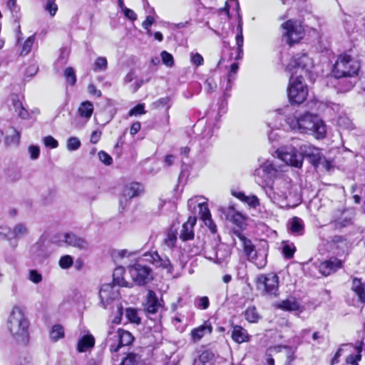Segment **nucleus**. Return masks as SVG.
Listing matches in <instances>:
<instances>
[{
  "mask_svg": "<svg viewBox=\"0 0 365 365\" xmlns=\"http://www.w3.org/2000/svg\"><path fill=\"white\" fill-rule=\"evenodd\" d=\"M7 329L13 339L18 343L26 345L29 341L30 322L25 308L14 305L6 322Z\"/></svg>",
  "mask_w": 365,
  "mask_h": 365,
  "instance_id": "obj_1",
  "label": "nucleus"
},
{
  "mask_svg": "<svg viewBox=\"0 0 365 365\" xmlns=\"http://www.w3.org/2000/svg\"><path fill=\"white\" fill-rule=\"evenodd\" d=\"M361 61L353 48L344 51L337 56L331 73L336 78H351L359 75Z\"/></svg>",
  "mask_w": 365,
  "mask_h": 365,
  "instance_id": "obj_2",
  "label": "nucleus"
},
{
  "mask_svg": "<svg viewBox=\"0 0 365 365\" xmlns=\"http://www.w3.org/2000/svg\"><path fill=\"white\" fill-rule=\"evenodd\" d=\"M314 67L312 59L305 53L294 54L287 66V70L291 73L292 78L304 79L310 76L311 70Z\"/></svg>",
  "mask_w": 365,
  "mask_h": 365,
  "instance_id": "obj_3",
  "label": "nucleus"
},
{
  "mask_svg": "<svg viewBox=\"0 0 365 365\" xmlns=\"http://www.w3.org/2000/svg\"><path fill=\"white\" fill-rule=\"evenodd\" d=\"M282 30V36L289 46H293L301 42L305 35L302 23L295 19H289L280 25Z\"/></svg>",
  "mask_w": 365,
  "mask_h": 365,
  "instance_id": "obj_4",
  "label": "nucleus"
},
{
  "mask_svg": "<svg viewBox=\"0 0 365 365\" xmlns=\"http://www.w3.org/2000/svg\"><path fill=\"white\" fill-rule=\"evenodd\" d=\"M255 283L257 289L262 290L264 295L276 297L279 295V277L270 272L257 276Z\"/></svg>",
  "mask_w": 365,
  "mask_h": 365,
  "instance_id": "obj_5",
  "label": "nucleus"
},
{
  "mask_svg": "<svg viewBox=\"0 0 365 365\" xmlns=\"http://www.w3.org/2000/svg\"><path fill=\"white\" fill-rule=\"evenodd\" d=\"M304 80L299 78H290L287 96L292 104H301L307 99L308 88Z\"/></svg>",
  "mask_w": 365,
  "mask_h": 365,
  "instance_id": "obj_6",
  "label": "nucleus"
},
{
  "mask_svg": "<svg viewBox=\"0 0 365 365\" xmlns=\"http://www.w3.org/2000/svg\"><path fill=\"white\" fill-rule=\"evenodd\" d=\"M232 232L242 242L243 250L247 259L254 263L259 269L263 268L266 265V259L262 257L258 261L257 250L252 241L240 230H234Z\"/></svg>",
  "mask_w": 365,
  "mask_h": 365,
  "instance_id": "obj_7",
  "label": "nucleus"
},
{
  "mask_svg": "<svg viewBox=\"0 0 365 365\" xmlns=\"http://www.w3.org/2000/svg\"><path fill=\"white\" fill-rule=\"evenodd\" d=\"M144 186L138 182L125 185L119 198V210L123 212L134 197L140 196L144 192Z\"/></svg>",
  "mask_w": 365,
  "mask_h": 365,
  "instance_id": "obj_8",
  "label": "nucleus"
},
{
  "mask_svg": "<svg viewBox=\"0 0 365 365\" xmlns=\"http://www.w3.org/2000/svg\"><path fill=\"white\" fill-rule=\"evenodd\" d=\"M145 260L151 264L156 269L165 272L168 274H172L174 272V266L167 256H161L158 251H149L144 255Z\"/></svg>",
  "mask_w": 365,
  "mask_h": 365,
  "instance_id": "obj_9",
  "label": "nucleus"
},
{
  "mask_svg": "<svg viewBox=\"0 0 365 365\" xmlns=\"http://www.w3.org/2000/svg\"><path fill=\"white\" fill-rule=\"evenodd\" d=\"M133 280L139 286H144L153 279V270L150 267L140 264H135L130 267Z\"/></svg>",
  "mask_w": 365,
  "mask_h": 365,
  "instance_id": "obj_10",
  "label": "nucleus"
},
{
  "mask_svg": "<svg viewBox=\"0 0 365 365\" xmlns=\"http://www.w3.org/2000/svg\"><path fill=\"white\" fill-rule=\"evenodd\" d=\"M344 267V262L336 257H331L322 261L318 266V271L323 277H329L336 273Z\"/></svg>",
  "mask_w": 365,
  "mask_h": 365,
  "instance_id": "obj_11",
  "label": "nucleus"
},
{
  "mask_svg": "<svg viewBox=\"0 0 365 365\" xmlns=\"http://www.w3.org/2000/svg\"><path fill=\"white\" fill-rule=\"evenodd\" d=\"M279 156L283 161L292 167L297 168L302 167L304 156L302 150L299 153L294 148H287L279 153Z\"/></svg>",
  "mask_w": 365,
  "mask_h": 365,
  "instance_id": "obj_12",
  "label": "nucleus"
},
{
  "mask_svg": "<svg viewBox=\"0 0 365 365\" xmlns=\"http://www.w3.org/2000/svg\"><path fill=\"white\" fill-rule=\"evenodd\" d=\"M117 336L118 344H112L109 346V350L111 353H116L120 348L132 345L135 339L130 331L121 328L118 329Z\"/></svg>",
  "mask_w": 365,
  "mask_h": 365,
  "instance_id": "obj_13",
  "label": "nucleus"
},
{
  "mask_svg": "<svg viewBox=\"0 0 365 365\" xmlns=\"http://www.w3.org/2000/svg\"><path fill=\"white\" fill-rule=\"evenodd\" d=\"M300 150L304 158H308L312 165L317 168L324 158L321 150L311 145H302Z\"/></svg>",
  "mask_w": 365,
  "mask_h": 365,
  "instance_id": "obj_14",
  "label": "nucleus"
},
{
  "mask_svg": "<svg viewBox=\"0 0 365 365\" xmlns=\"http://www.w3.org/2000/svg\"><path fill=\"white\" fill-rule=\"evenodd\" d=\"M226 219L232 222L241 230H244L247 225V217L237 211L234 205H230L223 210Z\"/></svg>",
  "mask_w": 365,
  "mask_h": 365,
  "instance_id": "obj_15",
  "label": "nucleus"
},
{
  "mask_svg": "<svg viewBox=\"0 0 365 365\" xmlns=\"http://www.w3.org/2000/svg\"><path fill=\"white\" fill-rule=\"evenodd\" d=\"M213 327L210 320H205L202 324L191 329L190 340L193 343L199 342L205 336L212 334Z\"/></svg>",
  "mask_w": 365,
  "mask_h": 365,
  "instance_id": "obj_16",
  "label": "nucleus"
},
{
  "mask_svg": "<svg viewBox=\"0 0 365 365\" xmlns=\"http://www.w3.org/2000/svg\"><path fill=\"white\" fill-rule=\"evenodd\" d=\"M232 331L230 334L231 339L237 344L247 343L251 341L252 336L248 331L239 324H231Z\"/></svg>",
  "mask_w": 365,
  "mask_h": 365,
  "instance_id": "obj_17",
  "label": "nucleus"
},
{
  "mask_svg": "<svg viewBox=\"0 0 365 365\" xmlns=\"http://www.w3.org/2000/svg\"><path fill=\"white\" fill-rule=\"evenodd\" d=\"M197 222V217L195 216L188 217L187 221L182 225L179 235L182 242L192 240L195 237L194 227Z\"/></svg>",
  "mask_w": 365,
  "mask_h": 365,
  "instance_id": "obj_18",
  "label": "nucleus"
},
{
  "mask_svg": "<svg viewBox=\"0 0 365 365\" xmlns=\"http://www.w3.org/2000/svg\"><path fill=\"white\" fill-rule=\"evenodd\" d=\"M113 289L114 285L110 283H106L101 285L99 290V298L101 303L104 308L115 299V294Z\"/></svg>",
  "mask_w": 365,
  "mask_h": 365,
  "instance_id": "obj_19",
  "label": "nucleus"
},
{
  "mask_svg": "<svg viewBox=\"0 0 365 365\" xmlns=\"http://www.w3.org/2000/svg\"><path fill=\"white\" fill-rule=\"evenodd\" d=\"M351 290L357 297L358 302L365 304V284L361 278L354 277L351 279Z\"/></svg>",
  "mask_w": 365,
  "mask_h": 365,
  "instance_id": "obj_20",
  "label": "nucleus"
},
{
  "mask_svg": "<svg viewBox=\"0 0 365 365\" xmlns=\"http://www.w3.org/2000/svg\"><path fill=\"white\" fill-rule=\"evenodd\" d=\"M64 242L68 246L73 247L79 250H83L87 247L86 240L73 232L65 233Z\"/></svg>",
  "mask_w": 365,
  "mask_h": 365,
  "instance_id": "obj_21",
  "label": "nucleus"
},
{
  "mask_svg": "<svg viewBox=\"0 0 365 365\" xmlns=\"http://www.w3.org/2000/svg\"><path fill=\"white\" fill-rule=\"evenodd\" d=\"M316 120L317 118L313 115L305 113L299 117V121H296L298 123V130L305 133L311 132Z\"/></svg>",
  "mask_w": 365,
  "mask_h": 365,
  "instance_id": "obj_22",
  "label": "nucleus"
},
{
  "mask_svg": "<svg viewBox=\"0 0 365 365\" xmlns=\"http://www.w3.org/2000/svg\"><path fill=\"white\" fill-rule=\"evenodd\" d=\"M275 307L284 312H293L299 310L300 305L294 297H291L277 303Z\"/></svg>",
  "mask_w": 365,
  "mask_h": 365,
  "instance_id": "obj_23",
  "label": "nucleus"
},
{
  "mask_svg": "<svg viewBox=\"0 0 365 365\" xmlns=\"http://www.w3.org/2000/svg\"><path fill=\"white\" fill-rule=\"evenodd\" d=\"M95 338L92 334L83 335L77 343V351L80 353L86 352L95 346Z\"/></svg>",
  "mask_w": 365,
  "mask_h": 365,
  "instance_id": "obj_24",
  "label": "nucleus"
},
{
  "mask_svg": "<svg viewBox=\"0 0 365 365\" xmlns=\"http://www.w3.org/2000/svg\"><path fill=\"white\" fill-rule=\"evenodd\" d=\"M288 225L289 231L294 235L301 236L304 232L303 221L298 217H292L288 222Z\"/></svg>",
  "mask_w": 365,
  "mask_h": 365,
  "instance_id": "obj_25",
  "label": "nucleus"
},
{
  "mask_svg": "<svg viewBox=\"0 0 365 365\" xmlns=\"http://www.w3.org/2000/svg\"><path fill=\"white\" fill-rule=\"evenodd\" d=\"M159 307L160 304L155 292L153 290H149L147 296L146 311L150 314H155Z\"/></svg>",
  "mask_w": 365,
  "mask_h": 365,
  "instance_id": "obj_26",
  "label": "nucleus"
},
{
  "mask_svg": "<svg viewBox=\"0 0 365 365\" xmlns=\"http://www.w3.org/2000/svg\"><path fill=\"white\" fill-rule=\"evenodd\" d=\"M311 133L316 139H324L327 135V126L322 120L317 118Z\"/></svg>",
  "mask_w": 365,
  "mask_h": 365,
  "instance_id": "obj_27",
  "label": "nucleus"
},
{
  "mask_svg": "<svg viewBox=\"0 0 365 365\" xmlns=\"http://www.w3.org/2000/svg\"><path fill=\"white\" fill-rule=\"evenodd\" d=\"M93 105L89 101L82 102L78 108V112L81 117L89 119L93 113Z\"/></svg>",
  "mask_w": 365,
  "mask_h": 365,
  "instance_id": "obj_28",
  "label": "nucleus"
},
{
  "mask_svg": "<svg viewBox=\"0 0 365 365\" xmlns=\"http://www.w3.org/2000/svg\"><path fill=\"white\" fill-rule=\"evenodd\" d=\"M282 254L285 259H291L297 252V247L293 242L282 241Z\"/></svg>",
  "mask_w": 365,
  "mask_h": 365,
  "instance_id": "obj_29",
  "label": "nucleus"
},
{
  "mask_svg": "<svg viewBox=\"0 0 365 365\" xmlns=\"http://www.w3.org/2000/svg\"><path fill=\"white\" fill-rule=\"evenodd\" d=\"M12 105L14 108L15 111L18 113V115L24 119L29 117V113L27 110L23 106L21 101L19 100L17 95H15L12 98Z\"/></svg>",
  "mask_w": 365,
  "mask_h": 365,
  "instance_id": "obj_30",
  "label": "nucleus"
},
{
  "mask_svg": "<svg viewBox=\"0 0 365 365\" xmlns=\"http://www.w3.org/2000/svg\"><path fill=\"white\" fill-rule=\"evenodd\" d=\"M245 319L249 323H257L260 316L255 306L248 307L244 312Z\"/></svg>",
  "mask_w": 365,
  "mask_h": 365,
  "instance_id": "obj_31",
  "label": "nucleus"
},
{
  "mask_svg": "<svg viewBox=\"0 0 365 365\" xmlns=\"http://www.w3.org/2000/svg\"><path fill=\"white\" fill-rule=\"evenodd\" d=\"M236 40V44H237V55L235 57L236 60L240 59L242 57L243 54V43H244V38L242 34V27L241 24H239L237 26V34L235 37Z\"/></svg>",
  "mask_w": 365,
  "mask_h": 365,
  "instance_id": "obj_32",
  "label": "nucleus"
},
{
  "mask_svg": "<svg viewBox=\"0 0 365 365\" xmlns=\"http://www.w3.org/2000/svg\"><path fill=\"white\" fill-rule=\"evenodd\" d=\"M177 230L170 227L166 232V237L164 239L165 245L169 248H174L176 246L177 242Z\"/></svg>",
  "mask_w": 365,
  "mask_h": 365,
  "instance_id": "obj_33",
  "label": "nucleus"
},
{
  "mask_svg": "<svg viewBox=\"0 0 365 365\" xmlns=\"http://www.w3.org/2000/svg\"><path fill=\"white\" fill-rule=\"evenodd\" d=\"M65 336L63 327L61 324H54L50 331V337L53 341L63 339Z\"/></svg>",
  "mask_w": 365,
  "mask_h": 365,
  "instance_id": "obj_34",
  "label": "nucleus"
},
{
  "mask_svg": "<svg viewBox=\"0 0 365 365\" xmlns=\"http://www.w3.org/2000/svg\"><path fill=\"white\" fill-rule=\"evenodd\" d=\"M63 76L66 79V83L71 86H74L77 81L75 70L73 67H67L63 71Z\"/></svg>",
  "mask_w": 365,
  "mask_h": 365,
  "instance_id": "obj_35",
  "label": "nucleus"
},
{
  "mask_svg": "<svg viewBox=\"0 0 365 365\" xmlns=\"http://www.w3.org/2000/svg\"><path fill=\"white\" fill-rule=\"evenodd\" d=\"M198 207L199 217L203 222L212 218L211 213L207 202L199 203Z\"/></svg>",
  "mask_w": 365,
  "mask_h": 365,
  "instance_id": "obj_36",
  "label": "nucleus"
},
{
  "mask_svg": "<svg viewBox=\"0 0 365 365\" xmlns=\"http://www.w3.org/2000/svg\"><path fill=\"white\" fill-rule=\"evenodd\" d=\"M215 357V354L210 349H205L198 356V359L203 365H205L213 361Z\"/></svg>",
  "mask_w": 365,
  "mask_h": 365,
  "instance_id": "obj_37",
  "label": "nucleus"
},
{
  "mask_svg": "<svg viewBox=\"0 0 365 365\" xmlns=\"http://www.w3.org/2000/svg\"><path fill=\"white\" fill-rule=\"evenodd\" d=\"M125 315L128 321L131 323L139 324L141 322L140 318L138 317V312L135 308H127Z\"/></svg>",
  "mask_w": 365,
  "mask_h": 365,
  "instance_id": "obj_38",
  "label": "nucleus"
},
{
  "mask_svg": "<svg viewBox=\"0 0 365 365\" xmlns=\"http://www.w3.org/2000/svg\"><path fill=\"white\" fill-rule=\"evenodd\" d=\"M20 142V133L14 129V133L10 136H6L4 140V143L6 146L18 145Z\"/></svg>",
  "mask_w": 365,
  "mask_h": 365,
  "instance_id": "obj_39",
  "label": "nucleus"
},
{
  "mask_svg": "<svg viewBox=\"0 0 365 365\" xmlns=\"http://www.w3.org/2000/svg\"><path fill=\"white\" fill-rule=\"evenodd\" d=\"M73 257L68 255L62 256L58 261V264L60 267L64 269L70 268L73 265Z\"/></svg>",
  "mask_w": 365,
  "mask_h": 365,
  "instance_id": "obj_40",
  "label": "nucleus"
},
{
  "mask_svg": "<svg viewBox=\"0 0 365 365\" xmlns=\"http://www.w3.org/2000/svg\"><path fill=\"white\" fill-rule=\"evenodd\" d=\"M81 141L76 137H70L67 140L66 148L68 150H76L81 147Z\"/></svg>",
  "mask_w": 365,
  "mask_h": 365,
  "instance_id": "obj_41",
  "label": "nucleus"
},
{
  "mask_svg": "<svg viewBox=\"0 0 365 365\" xmlns=\"http://www.w3.org/2000/svg\"><path fill=\"white\" fill-rule=\"evenodd\" d=\"M145 113H146V110L145 109V104L144 103H138L129 110L128 115L129 116H133V115L137 116V115H144Z\"/></svg>",
  "mask_w": 365,
  "mask_h": 365,
  "instance_id": "obj_42",
  "label": "nucleus"
},
{
  "mask_svg": "<svg viewBox=\"0 0 365 365\" xmlns=\"http://www.w3.org/2000/svg\"><path fill=\"white\" fill-rule=\"evenodd\" d=\"M138 354L130 352L122 360L119 365H136Z\"/></svg>",
  "mask_w": 365,
  "mask_h": 365,
  "instance_id": "obj_43",
  "label": "nucleus"
},
{
  "mask_svg": "<svg viewBox=\"0 0 365 365\" xmlns=\"http://www.w3.org/2000/svg\"><path fill=\"white\" fill-rule=\"evenodd\" d=\"M27 232V228L26 227L22 224L19 223L15 225L12 230V235L14 237H19L21 236H23Z\"/></svg>",
  "mask_w": 365,
  "mask_h": 365,
  "instance_id": "obj_44",
  "label": "nucleus"
},
{
  "mask_svg": "<svg viewBox=\"0 0 365 365\" xmlns=\"http://www.w3.org/2000/svg\"><path fill=\"white\" fill-rule=\"evenodd\" d=\"M94 71H103L108 66V61L105 57H98L94 62Z\"/></svg>",
  "mask_w": 365,
  "mask_h": 365,
  "instance_id": "obj_45",
  "label": "nucleus"
},
{
  "mask_svg": "<svg viewBox=\"0 0 365 365\" xmlns=\"http://www.w3.org/2000/svg\"><path fill=\"white\" fill-rule=\"evenodd\" d=\"M34 42V37L33 36L28 37L23 44L21 55H26L29 53L31 50Z\"/></svg>",
  "mask_w": 365,
  "mask_h": 365,
  "instance_id": "obj_46",
  "label": "nucleus"
},
{
  "mask_svg": "<svg viewBox=\"0 0 365 365\" xmlns=\"http://www.w3.org/2000/svg\"><path fill=\"white\" fill-rule=\"evenodd\" d=\"M361 349H359L356 354H349L346 358V363L350 365H358V361L361 359Z\"/></svg>",
  "mask_w": 365,
  "mask_h": 365,
  "instance_id": "obj_47",
  "label": "nucleus"
},
{
  "mask_svg": "<svg viewBox=\"0 0 365 365\" xmlns=\"http://www.w3.org/2000/svg\"><path fill=\"white\" fill-rule=\"evenodd\" d=\"M163 63L168 66H173L174 65V58L171 53L166 51H163L160 53Z\"/></svg>",
  "mask_w": 365,
  "mask_h": 365,
  "instance_id": "obj_48",
  "label": "nucleus"
},
{
  "mask_svg": "<svg viewBox=\"0 0 365 365\" xmlns=\"http://www.w3.org/2000/svg\"><path fill=\"white\" fill-rule=\"evenodd\" d=\"M99 160L106 165H110L113 163L112 157L103 150H101L98 153Z\"/></svg>",
  "mask_w": 365,
  "mask_h": 365,
  "instance_id": "obj_49",
  "label": "nucleus"
},
{
  "mask_svg": "<svg viewBox=\"0 0 365 365\" xmlns=\"http://www.w3.org/2000/svg\"><path fill=\"white\" fill-rule=\"evenodd\" d=\"M44 9L51 16H54L58 11V7L56 1H46Z\"/></svg>",
  "mask_w": 365,
  "mask_h": 365,
  "instance_id": "obj_50",
  "label": "nucleus"
},
{
  "mask_svg": "<svg viewBox=\"0 0 365 365\" xmlns=\"http://www.w3.org/2000/svg\"><path fill=\"white\" fill-rule=\"evenodd\" d=\"M43 143L50 148H56L58 146V142L51 135L44 137Z\"/></svg>",
  "mask_w": 365,
  "mask_h": 365,
  "instance_id": "obj_51",
  "label": "nucleus"
},
{
  "mask_svg": "<svg viewBox=\"0 0 365 365\" xmlns=\"http://www.w3.org/2000/svg\"><path fill=\"white\" fill-rule=\"evenodd\" d=\"M29 280L35 284H38L42 281V275L36 269L29 271Z\"/></svg>",
  "mask_w": 365,
  "mask_h": 365,
  "instance_id": "obj_52",
  "label": "nucleus"
},
{
  "mask_svg": "<svg viewBox=\"0 0 365 365\" xmlns=\"http://www.w3.org/2000/svg\"><path fill=\"white\" fill-rule=\"evenodd\" d=\"M197 307L201 309H207L210 307L209 298L206 296L199 297Z\"/></svg>",
  "mask_w": 365,
  "mask_h": 365,
  "instance_id": "obj_53",
  "label": "nucleus"
},
{
  "mask_svg": "<svg viewBox=\"0 0 365 365\" xmlns=\"http://www.w3.org/2000/svg\"><path fill=\"white\" fill-rule=\"evenodd\" d=\"M191 61L196 66H200L204 63V58L199 53H195L191 56Z\"/></svg>",
  "mask_w": 365,
  "mask_h": 365,
  "instance_id": "obj_54",
  "label": "nucleus"
},
{
  "mask_svg": "<svg viewBox=\"0 0 365 365\" xmlns=\"http://www.w3.org/2000/svg\"><path fill=\"white\" fill-rule=\"evenodd\" d=\"M245 202L253 208L259 206V200L256 195L247 196V200Z\"/></svg>",
  "mask_w": 365,
  "mask_h": 365,
  "instance_id": "obj_55",
  "label": "nucleus"
},
{
  "mask_svg": "<svg viewBox=\"0 0 365 365\" xmlns=\"http://www.w3.org/2000/svg\"><path fill=\"white\" fill-rule=\"evenodd\" d=\"M347 242V239L345 236L343 235H334L331 239V242L336 245V247L339 246V244H346Z\"/></svg>",
  "mask_w": 365,
  "mask_h": 365,
  "instance_id": "obj_56",
  "label": "nucleus"
},
{
  "mask_svg": "<svg viewBox=\"0 0 365 365\" xmlns=\"http://www.w3.org/2000/svg\"><path fill=\"white\" fill-rule=\"evenodd\" d=\"M29 151L30 153V157L33 160H36L39 157L40 150L38 146L37 145H30L29 147Z\"/></svg>",
  "mask_w": 365,
  "mask_h": 365,
  "instance_id": "obj_57",
  "label": "nucleus"
},
{
  "mask_svg": "<svg viewBox=\"0 0 365 365\" xmlns=\"http://www.w3.org/2000/svg\"><path fill=\"white\" fill-rule=\"evenodd\" d=\"M122 11H123L125 16L130 21H134L137 19V15L132 9L126 7Z\"/></svg>",
  "mask_w": 365,
  "mask_h": 365,
  "instance_id": "obj_58",
  "label": "nucleus"
},
{
  "mask_svg": "<svg viewBox=\"0 0 365 365\" xmlns=\"http://www.w3.org/2000/svg\"><path fill=\"white\" fill-rule=\"evenodd\" d=\"M296 121H299V117L288 116L286 119V122L292 129H298V123Z\"/></svg>",
  "mask_w": 365,
  "mask_h": 365,
  "instance_id": "obj_59",
  "label": "nucleus"
},
{
  "mask_svg": "<svg viewBox=\"0 0 365 365\" xmlns=\"http://www.w3.org/2000/svg\"><path fill=\"white\" fill-rule=\"evenodd\" d=\"M12 234V230L10 227L6 226V225H1L0 226V236L7 239L9 238V236Z\"/></svg>",
  "mask_w": 365,
  "mask_h": 365,
  "instance_id": "obj_60",
  "label": "nucleus"
},
{
  "mask_svg": "<svg viewBox=\"0 0 365 365\" xmlns=\"http://www.w3.org/2000/svg\"><path fill=\"white\" fill-rule=\"evenodd\" d=\"M141 129V124L139 121H135L132 123L130 128V134L131 135H135L137 134Z\"/></svg>",
  "mask_w": 365,
  "mask_h": 365,
  "instance_id": "obj_61",
  "label": "nucleus"
},
{
  "mask_svg": "<svg viewBox=\"0 0 365 365\" xmlns=\"http://www.w3.org/2000/svg\"><path fill=\"white\" fill-rule=\"evenodd\" d=\"M101 137V131L94 130L91 133L90 141L92 144H96Z\"/></svg>",
  "mask_w": 365,
  "mask_h": 365,
  "instance_id": "obj_62",
  "label": "nucleus"
},
{
  "mask_svg": "<svg viewBox=\"0 0 365 365\" xmlns=\"http://www.w3.org/2000/svg\"><path fill=\"white\" fill-rule=\"evenodd\" d=\"M88 91L90 94L96 96V97H101L102 95L101 91L100 90H98L96 88V86L93 83H90L88 86Z\"/></svg>",
  "mask_w": 365,
  "mask_h": 365,
  "instance_id": "obj_63",
  "label": "nucleus"
},
{
  "mask_svg": "<svg viewBox=\"0 0 365 365\" xmlns=\"http://www.w3.org/2000/svg\"><path fill=\"white\" fill-rule=\"evenodd\" d=\"M205 225L208 227L210 232L212 234H215L217 232V225L215 223V222L211 218L210 220H208L205 222H204Z\"/></svg>",
  "mask_w": 365,
  "mask_h": 365,
  "instance_id": "obj_64",
  "label": "nucleus"
}]
</instances>
